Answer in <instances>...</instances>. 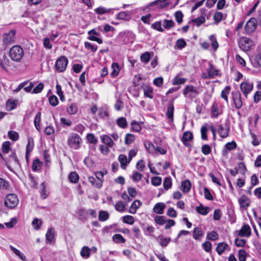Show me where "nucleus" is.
Instances as JSON below:
<instances>
[{
    "mask_svg": "<svg viewBox=\"0 0 261 261\" xmlns=\"http://www.w3.org/2000/svg\"><path fill=\"white\" fill-rule=\"evenodd\" d=\"M102 142L106 144L108 147H112L114 145V142L111 137L108 135H103L101 136Z\"/></svg>",
    "mask_w": 261,
    "mask_h": 261,
    "instance_id": "nucleus-26",
    "label": "nucleus"
},
{
    "mask_svg": "<svg viewBox=\"0 0 261 261\" xmlns=\"http://www.w3.org/2000/svg\"><path fill=\"white\" fill-rule=\"evenodd\" d=\"M170 238H164L163 236H160L158 238V242L160 245L162 247H166L170 242Z\"/></svg>",
    "mask_w": 261,
    "mask_h": 261,
    "instance_id": "nucleus-36",
    "label": "nucleus"
},
{
    "mask_svg": "<svg viewBox=\"0 0 261 261\" xmlns=\"http://www.w3.org/2000/svg\"><path fill=\"white\" fill-rule=\"evenodd\" d=\"M225 149H224L222 151V153L223 154H226L227 153L226 149L227 150H232L236 148L237 144L234 141H232L231 142H228L226 143L225 145Z\"/></svg>",
    "mask_w": 261,
    "mask_h": 261,
    "instance_id": "nucleus-38",
    "label": "nucleus"
},
{
    "mask_svg": "<svg viewBox=\"0 0 261 261\" xmlns=\"http://www.w3.org/2000/svg\"><path fill=\"white\" fill-rule=\"evenodd\" d=\"M68 63V59L64 56L59 58L55 64V68L58 72H63L66 69Z\"/></svg>",
    "mask_w": 261,
    "mask_h": 261,
    "instance_id": "nucleus-6",
    "label": "nucleus"
},
{
    "mask_svg": "<svg viewBox=\"0 0 261 261\" xmlns=\"http://www.w3.org/2000/svg\"><path fill=\"white\" fill-rule=\"evenodd\" d=\"M125 204L123 203V202L121 201H119L115 205V207L116 211L122 212L125 211Z\"/></svg>",
    "mask_w": 261,
    "mask_h": 261,
    "instance_id": "nucleus-47",
    "label": "nucleus"
},
{
    "mask_svg": "<svg viewBox=\"0 0 261 261\" xmlns=\"http://www.w3.org/2000/svg\"><path fill=\"white\" fill-rule=\"evenodd\" d=\"M199 93L198 89L192 85L186 86L183 90L184 96L191 99L195 98Z\"/></svg>",
    "mask_w": 261,
    "mask_h": 261,
    "instance_id": "nucleus-3",
    "label": "nucleus"
},
{
    "mask_svg": "<svg viewBox=\"0 0 261 261\" xmlns=\"http://www.w3.org/2000/svg\"><path fill=\"white\" fill-rule=\"evenodd\" d=\"M219 235L217 232L212 231L207 233V239L212 241H216L218 239Z\"/></svg>",
    "mask_w": 261,
    "mask_h": 261,
    "instance_id": "nucleus-44",
    "label": "nucleus"
},
{
    "mask_svg": "<svg viewBox=\"0 0 261 261\" xmlns=\"http://www.w3.org/2000/svg\"><path fill=\"white\" fill-rule=\"evenodd\" d=\"M48 100L49 103L54 107L57 106L59 103V101L57 97L54 95H51L49 97Z\"/></svg>",
    "mask_w": 261,
    "mask_h": 261,
    "instance_id": "nucleus-61",
    "label": "nucleus"
},
{
    "mask_svg": "<svg viewBox=\"0 0 261 261\" xmlns=\"http://www.w3.org/2000/svg\"><path fill=\"white\" fill-rule=\"evenodd\" d=\"M113 241L116 243H124L125 239L120 234H116L113 237Z\"/></svg>",
    "mask_w": 261,
    "mask_h": 261,
    "instance_id": "nucleus-50",
    "label": "nucleus"
},
{
    "mask_svg": "<svg viewBox=\"0 0 261 261\" xmlns=\"http://www.w3.org/2000/svg\"><path fill=\"white\" fill-rule=\"evenodd\" d=\"M8 136L11 140L14 141L17 140L19 138L18 134L17 132L13 130H11L8 132Z\"/></svg>",
    "mask_w": 261,
    "mask_h": 261,
    "instance_id": "nucleus-63",
    "label": "nucleus"
},
{
    "mask_svg": "<svg viewBox=\"0 0 261 261\" xmlns=\"http://www.w3.org/2000/svg\"><path fill=\"white\" fill-rule=\"evenodd\" d=\"M144 145L149 152H152L154 149L155 147L150 142H145Z\"/></svg>",
    "mask_w": 261,
    "mask_h": 261,
    "instance_id": "nucleus-64",
    "label": "nucleus"
},
{
    "mask_svg": "<svg viewBox=\"0 0 261 261\" xmlns=\"http://www.w3.org/2000/svg\"><path fill=\"white\" fill-rule=\"evenodd\" d=\"M196 210L197 213L202 215H206L209 212V208L207 207H204L201 205L199 206H197Z\"/></svg>",
    "mask_w": 261,
    "mask_h": 261,
    "instance_id": "nucleus-40",
    "label": "nucleus"
},
{
    "mask_svg": "<svg viewBox=\"0 0 261 261\" xmlns=\"http://www.w3.org/2000/svg\"><path fill=\"white\" fill-rule=\"evenodd\" d=\"M253 84L248 81H244L240 84V90L244 95L247 97L249 93L253 90Z\"/></svg>",
    "mask_w": 261,
    "mask_h": 261,
    "instance_id": "nucleus-7",
    "label": "nucleus"
},
{
    "mask_svg": "<svg viewBox=\"0 0 261 261\" xmlns=\"http://www.w3.org/2000/svg\"><path fill=\"white\" fill-rule=\"evenodd\" d=\"M227 250H230V248L227 244L224 242L219 243L216 248V251L219 255H221L223 252Z\"/></svg>",
    "mask_w": 261,
    "mask_h": 261,
    "instance_id": "nucleus-19",
    "label": "nucleus"
},
{
    "mask_svg": "<svg viewBox=\"0 0 261 261\" xmlns=\"http://www.w3.org/2000/svg\"><path fill=\"white\" fill-rule=\"evenodd\" d=\"M77 111V106L75 103H71L67 108V112L69 114L73 115L75 114Z\"/></svg>",
    "mask_w": 261,
    "mask_h": 261,
    "instance_id": "nucleus-42",
    "label": "nucleus"
},
{
    "mask_svg": "<svg viewBox=\"0 0 261 261\" xmlns=\"http://www.w3.org/2000/svg\"><path fill=\"white\" fill-rule=\"evenodd\" d=\"M212 116L216 118L221 113V111L218 108V104L214 102L212 107Z\"/></svg>",
    "mask_w": 261,
    "mask_h": 261,
    "instance_id": "nucleus-30",
    "label": "nucleus"
},
{
    "mask_svg": "<svg viewBox=\"0 0 261 261\" xmlns=\"http://www.w3.org/2000/svg\"><path fill=\"white\" fill-rule=\"evenodd\" d=\"M18 197L14 194H8L5 198V205L9 208L15 207L18 204Z\"/></svg>",
    "mask_w": 261,
    "mask_h": 261,
    "instance_id": "nucleus-4",
    "label": "nucleus"
},
{
    "mask_svg": "<svg viewBox=\"0 0 261 261\" xmlns=\"http://www.w3.org/2000/svg\"><path fill=\"white\" fill-rule=\"evenodd\" d=\"M163 186L166 190L170 189L172 186V180L170 177H166L163 182Z\"/></svg>",
    "mask_w": 261,
    "mask_h": 261,
    "instance_id": "nucleus-59",
    "label": "nucleus"
},
{
    "mask_svg": "<svg viewBox=\"0 0 261 261\" xmlns=\"http://www.w3.org/2000/svg\"><path fill=\"white\" fill-rule=\"evenodd\" d=\"M88 34L89 35L88 39L91 41H96L99 44L102 43V40L101 39L96 37L95 36H99V34L95 30L93 29L88 31Z\"/></svg>",
    "mask_w": 261,
    "mask_h": 261,
    "instance_id": "nucleus-14",
    "label": "nucleus"
},
{
    "mask_svg": "<svg viewBox=\"0 0 261 261\" xmlns=\"http://www.w3.org/2000/svg\"><path fill=\"white\" fill-rule=\"evenodd\" d=\"M123 221L125 223L132 225L134 223V218L130 215H126L123 217Z\"/></svg>",
    "mask_w": 261,
    "mask_h": 261,
    "instance_id": "nucleus-57",
    "label": "nucleus"
},
{
    "mask_svg": "<svg viewBox=\"0 0 261 261\" xmlns=\"http://www.w3.org/2000/svg\"><path fill=\"white\" fill-rule=\"evenodd\" d=\"M117 124L120 127L125 128L127 125L126 120L124 117L119 118L117 120Z\"/></svg>",
    "mask_w": 261,
    "mask_h": 261,
    "instance_id": "nucleus-58",
    "label": "nucleus"
},
{
    "mask_svg": "<svg viewBox=\"0 0 261 261\" xmlns=\"http://www.w3.org/2000/svg\"><path fill=\"white\" fill-rule=\"evenodd\" d=\"M191 187V184L190 180H186L181 182L180 189L183 192L187 193L190 191Z\"/></svg>",
    "mask_w": 261,
    "mask_h": 261,
    "instance_id": "nucleus-28",
    "label": "nucleus"
},
{
    "mask_svg": "<svg viewBox=\"0 0 261 261\" xmlns=\"http://www.w3.org/2000/svg\"><path fill=\"white\" fill-rule=\"evenodd\" d=\"M155 222L161 225H162L166 222V220L164 216H156L154 218Z\"/></svg>",
    "mask_w": 261,
    "mask_h": 261,
    "instance_id": "nucleus-60",
    "label": "nucleus"
},
{
    "mask_svg": "<svg viewBox=\"0 0 261 261\" xmlns=\"http://www.w3.org/2000/svg\"><path fill=\"white\" fill-rule=\"evenodd\" d=\"M207 73L211 78L214 77L215 76L218 74V70L216 69L212 64L209 65V67L207 69Z\"/></svg>",
    "mask_w": 261,
    "mask_h": 261,
    "instance_id": "nucleus-37",
    "label": "nucleus"
},
{
    "mask_svg": "<svg viewBox=\"0 0 261 261\" xmlns=\"http://www.w3.org/2000/svg\"><path fill=\"white\" fill-rule=\"evenodd\" d=\"M118 160L120 163L121 167L123 169H125L127 165L130 163V161L127 159L124 154H121L119 155Z\"/></svg>",
    "mask_w": 261,
    "mask_h": 261,
    "instance_id": "nucleus-17",
    "label": "nucleus"
},
{
    "mask_svg": "<svg viewBox=\"0 0 261 261\" xmlns=\"http://www.w3.org/2000/svg\"><path fill=\"white\" fill-rule=\"evenodd\" d=\"M109 215L106 211H101L99 214V220L100 221H105L108 219Z\"/></svg>",
    "mask_w": 261,
    "mask_h": 261,
    "instance_id": "nucleus-49",
    "label": "nucleus"
},
{
    "mask_svg": "<svg viewBox=\"0 0 261 261\" xmlns=\"http://www.w3.org/2000/svg\"><path fill=\"white\" fill-rule=\"evenodd\" d=\"M218 132L221 137L225 138L228 136L229 128L227 126H224L222 125H219Z\"/></svg>",
    "mask_w": 261,
    "mask_h": 261,
    "instance_id": "nucleus-15",
    "label": "nucleus"
},
{
    "mask_svg": "<svg viewBox=\"0 0 261 261\" xmlns=\"http://www.w3.org/2000/svg\"><path fill=\"white\" fill-rule=\"evenodd\" d=\"M112 71L111 73V76L112 77H116L119 73L120 68L117 63H113L111 65Z\"/></svg>",
    "mask_w": 261,
    "mask_h": 261,
    "instance_id": "nucleus-24",
    "label": "nucleus"
},
{
    "mask_svg": "<svg viewBox=\"0 0 261 261\" xmlns=\"http://www.w3.org/2000/svg\"><path fill=\"white\" fill-rule=\"evenodd\" d=\"M203 235L202 229L200 227H195L193 230V238L196 240H199L201 237Z\"/></svg>",
    "mask_w": 261,
    "mask_h": 261,
    "instance_id": "nucleus-33",
    "label": "nucleus"
},
{
    "mask_svg": "<svg viewBox=\"0 0 261 261\" xmlns=\"http://www.w3.org/2000/svg\"><path fill=\"white\" fill-rule=\"evenodd\" d=\"M0 66L5 70H7L8 67L10 66V61L5 55L0 58Z\"/></svg>",
    "mask_w": 261,
    "mask_h": 261,
    "instance_id": "nucleus-23",
    "label": "nucleus"
},
{
    "mask_svg": "<svg viewBox=\"0 0 261 261\" xmlns=\"http://www.w3.org/2000/svg\"><path fill=\"white\" fill-rule=\"evenodd\" d=\"M15 31L11 30L3 36V42L5 45H8L14 42Z\"/></svg>",
    "mask_w": 261,
    "mask_h": 261,
    "instance_id": "nucleus-8",
    "label": "nucleus"
},
{
    "mask_svg": "<svg viewBox=\"0 0 261 261\" xmlns=\"http://www.w3.org/2000/svg\"><path fill=\"white\" fill-rule=\"evenodd\" d=\"M240 206L244 210L247 209L250 205V201L245 195H242L238 200Z\"/></svg>",
    "mask_w": 261,
    "mask_h": 261,
    "instance_id": "nucleus-13",
    "label": "nucleus"
},
{
    "mask_svg": "<svg viewBox=\"0 0 261 261\" xmlns=\"http://www.w3.org/2000/svg\"><path fill=\"white\" fill-rule=\"evenodd\" d=\"M42 222L41 220L39 219L38 218H35L33 220L32 224L36 230H38L40 229V226L42 224Z\"/></svg>",
    "mask_w": 261,
    "mask_h": 261,
    "instance_id": "nucleus-55",
    "label": "nucleus"
},
{
    "mask_svg": "<svg viewBox=\"0 0 261 261\" xmlns=\"http://www.w3.org/2000/svg\"><path fill=\"white\" fill-rule=\"evenodd\" d=\"M68 177L70 181L72 183H76L79 179V175L75 172H71Z\"/></svg>",
    "mask_w": 261,
    "mask_h": 261,
    "instance_id": "nucleus-43",
    "label": "nucleus"
},
{
    "mask_svg": "<svg viewBox=\"0 0 261 261\" xmlns=\"http://www.w3.org/2000/svg\"><path fill=\"white\" fill-rule=\"evenodd\" d=\"M131 13L128 11H123L119 12L116 17V18L120 20L129 21L130 19Z\"/></svg>",
    "mask_w": 261,
    "mask_h": 261,
    "instance_id": "nucleus-21",
    "label": "nucleus"
},
{
    "mask_svg": "<svg viewBox=\"0 0 261 261\" xmlns=\"http://www.w3.org/2000/svg\"><path fill=\"white\" fill-rule=\"evenodd\" d=\"M11 59L15 62H19L24 55L23 49L18 45L13 46L9 51Z\"/></svg>",
    "mask_w": 261,
    "mask_h": 261,
    "instance_id": "nucleus-2",
    "label": "nucleus"
},
{
    "mask_svg": "<svg viewBox=\"0 0 261 261\" xmlns=\"http://www.w3.org/2000/svg\"><path fill=\"white\" fill-rule=\"evenodd\" d=\"M153 55L154 53L153 52L146 51L141 55L140 60L144 64H147L149 62Z\"/></svg>",
    "mask_w": 261,
    "mask_h": 261,
    "instance_id": "nucleus-20",
    "label": "nucleus"
},
{
    "mask_svg": "<svg viewBox=\"0 0 261 261\" xmlns=\"http://www.w3.org/2000/svg\"><path fill=\"white\" fill-rule=\"evenodd\" d=\"M251 228L248 224L244 225L238 231V235L241 237L248 238L251 236Z\"/></svg>",
    "mask_w": 261,
    "mask_h": 261,
    "instance_id": "nucleus-11",
    "label": "nucleus"
},
{
    "mask_svg": "<svg viewBox=\"0 0 261 261\" xmlns=\"http://www.w3.org/2000/svg\"><path fill=\"white\" fill-rule=\"evenodd\" d=\"M135 140V136L132 134H127L125 137V143L126 145L132 144Z\"/></svg>",
    "mask_w": 261,
    "mask_h": 261,
    "instance_id": "nucleus-48",
    "label": "nucleus"
},
{
    "mask_svg": "<svg viewBox=\"0 0 261 261\" xmlns=\"http://www.w3.org/2000/svg\"><path fill=\"white\" fill-rule=\"evenodd\" d=\"M163 26L166 29H169L174 27L175 23L172 20L165 19L163 21Z\"/></svg>",
    "mask_w": 261,
    "mask_h": 261,
    "instance_id": "nucleus-45",
    "label": "nucleus"
},
{
    "mask_svg": "<svg viewBox=\"0 0 261 261\" xmlns=\"http://www.w3.org/2000/svg\"><path fill=\"white\" fill-rule=\"evenodd\" d=\"M82 139L80 136L75 133H72L69 136L67 140V144L72 149L77 150L81 147Z\"/></svg>",
    "mask_w": 261,
    "mask_h": 261,
    "instance_id": "nucleus-1",
    "label": "nucleus"
},
{
    "mask_svg": "<svg viewBox=\"0 0 261 261\" xmlns=\"http://www.w3.org/2000/svg\"><path fill=\"white\" fill-rule=\"evenodd\" d=\"M10 247L11 250L13 251L16 255L19 256L22 260H25V256L22 252L12 246H10Z\"/></svg>",
    "mask_w": 261,
    "mask_h": 261,
    "instance_id": "nucleus-54",
    "label": "nucleus"
},
{
    "mask_svg": "<svg viewBox=\"0 0 261 261\" xmlns=\"http://www.w3.org/2000/svg\"><path fill=\"white\" fill-rule=\"evenodd\" d=\"M193 138V136L192 133L190 132H186L183 134L181 139L182 142L185 146L190 147V142L192 140Z\"/></svg>",
    "mask_w": 261,
    "mask_h": 261,
    "instance_id": "nucleus-12",
    "label": "nucleus"
},
{
    "mask_svg": "<svg viewBox=\"0 0 261 261\" xmlns=\"http://www.w3.org/2000/svg\"><path fill=\"white\" fill-rule=\"evenodd\" d=\"M209 39L211 41V45L212 47L215 50H216L219 46V44L217 41L216 37L214 35H212L209 37Z\"/></svg>",
    "mask_w": 261,
    "mask_h": 261,
    "instance_id": "nucleus-51",
    "label": "nucleus"
},
{
    "mask_svg": "<svg viewBox=\"0 0 261 261\" xmlns=\"http://www.w3.org/2000/svg\"><path fill=\"white\" fill-rule=\"evenodd\" d=\"M166 207V204L163 202L157 203L153 207V212L158 214H162Z\"/></svg>",
    "mask_w": 261,
    "mask_h": 261,
    "instance_id": "nucleus-22",
    "label": "nucleus"
},
{
    "mask_svg": "<svg viewBox=\"0 0 261 261\" xmlns=\"http://www.w3.org/2000/svg\"><path fill=\"white\" fill-rule=\"evenodd\" d=\"M81 256L84 258H88L90 256V248L87 246H84L80 252Z\"/></svg>",
    "mask_w": 261,
    "mask_h": 261,
    "instance_id": "nucleus-34",
    "label": "nucleus"
},
{
    "mask_svg": "<svg viewBox=\"0 0 261 261\" xmlns=\"http://www.w3.org/2000/svg\"><path fill=\"white\" fill-rule=\"evenodd\" d=\"M42 166V162L38 159H36L33 161L32 169L34 171L39 170Z\"/></svg>",
    "mask_w": 261,
    "mask_h": 261,
    "instance_id": "nucleus-39",
    "label": "nucleus"
},
{
    "mask_svg": "<svg viewBox=\"0 0 261 261\" xmlns=\"http://www.w3.org/2000/svg\"><path fill=\"white\" fill-rule=\"evenodd\" d=\"M87 139L89 143L95 144L97 143L98 140L93 134H88L87 135Z\"/></svg>",
    "mask_w": 261,
    "mask_h": 261,
    "instance_id": "nucleus-52",
    "label": "nucleus"
},
{
    "mask_svg": "<svg viewBox=\"0 0 261 261\" xmlns=\"http://www.w3.org/2000/svg\"><path fill=\"white\" fill-rule=\"evenodd\" d=\"M89 181L93 186L97 188H100L102 186L101 182L96 181V179L93 177H89Z\"/></svg>",
    "mask_w": 261,
    "mask_h": 261,
    "instance_id": "nucleus-53",
    "label": "nucleus"
},
{
    "mask_svg": "<svg viewBox=\"0 0 261 261\" xmlns=\"http://www.w3.org/2000/svg\"><path fill=\"white\" fill-rule=\"evenodd\" d=\"M141 204L142 203L139 200L134 201L131 204V206L129 208V213L132 214H135L137 209L141 206Z\"/></svg>",
    "mask_w": 261,
    "mask_h": 261,
    "instance_id": "nucleus-27",
    "label": "nucleus"
},
{
    "mask_svg": "<svg viewBox=\"0 0 261 261\" xmlns=\"http://www.w3.org/2000/svg\"><path fill=\"white\" fill-rule=\"evenodd\" d=\"M186 81L185 78H180L178 75H176L173 80V85H178L184 84Z\"/></svg>",
    "mask_w": 261,
    "mask_h": 261,
    "instance_id": "nucleus-46",
    "label": "nucleus"
},
{
    "mask_svg": "<svg viewBox=\"0 0 261 261\" xmlns=\"http://www.w3.org/2000/svg\"><path fill=\"white\" fill-rule=\"evenodd\" d=\"M230 89L229 86H227L221 92V97L224 99L226 102H228V95L230 93Z\"/></svg>",
    "mask_w": 261,
    "mask_h": 261,
    "instance_id": "nucleus-35",
    "label": "nucleus"
},
{
    "mask_svg": "<svg viewBox=\"0 0 261 261\" xmlns=\"http://www.w3.org/2000/svg\"><path fill=\"white\" fill-rule=\"evenodd\" d=\"M257 21L254 18H251L246 23L245 26V30L247 34H251L256 29Z\"/></svg>",
    "mask_w": 261,
    "mask_h": 261,
    "instance_id": "nucleus-9",
    "label": "nucleus"
},
{
    "mask_svg": "<svg viewBox=\"0 0 261 261\" xmlns=\"http://www.w3.org/2000/svg\"><path fill=\"white\" fill-rule=\"evenodd\" d=\"M232 95L235 107L237 109H240L243 105L240 93L239 91L234 92L232 93Z\"/></svg>",
    "mask_w": 261,
    "mask_h": 261,
    "instance_id": "nucleus-10",
    "label": "nucleus"
},
{
    "mask_svg": "<svg viewBox=\"0 0 261 261\" xmlns=\"http://www.w3.org/2000/svg\"><path fill=\"white\" fill-rule=\"evenodd\" d=\"M55 229L50 227L47 231L45 235L46 241L47 243L51 244L55 239Z\"/></svg>",
    "mask_w": 261,
    "mask_h": 261,
    "instance_id": "nucleus-16",
    "label": "nucleus"
},
{
    "mask_svg": "<svg viewBox=\"0 0 261 261\" xmlns=\"http://www.w3.org/2000/svg\"><path fill=\"white\" fill-rule=\"evenodd\" d=\"M16 103L15 101L9 100L6 102V109L8 111H11L15 109Z\"/></svg>",
    "mask_w": 261,
    "mask_h": 261,
    "instance_id": "nucleus-56",
    "label": "nucleus"
},
{
    "mask_svg": "<svg viewBox=\"0 0 261 261\" xmlns=\"http://www.w3.org/2000/svg\"><path fill=\"white\" fill-rule=\"evenodd\" d=\"M174 106L173 102L170 103L168 107L167 110L166 112V115L168 119H170L171 121L173 120V111H174Z\"/></svg>",
    "mask_w": 261,
    "mask_h": 261,
    "instance_id": "nucleus-31",
    "label": "nucleus"
},
{
    "mask_svg": "<svg viewBox=\"0 0 261 261\" xmlns=\"http://www.w3.org/2000/svg\"><path fill=\"white\" fill-rule=\"evenodd\" d=\"M144 95L149 98H152L153 89L151 87L145 85L143 87Z\"/></svg>",
    "mask_w": 261,
    "mask_h": 261,
    "instance_id": "nucleus-29",
    "label": "nucleus"
},
{
    "mask_svg": "<svg viewBox=\"0 0 261 261\" xmlns=\"http://www.w3.org/2000/svg\"><path fill=\"white\" fill-rule=\"evenodd\" d=\"M113 9L107 8L103 6H99L94 9V12L98 15H102L108 13H110Z\"/></svg>",
    "mask_w": 261,
    "mask_h": 261,
    "instance_id": "nucleus-25",
    "label": "nucleus"
},
{
    "mask_svg": "<svg viewBox=\"0 0 261 261\" xmlns=\"http://www.w3.org/2000/svg\"><path fill=\"white\" fill-rule=\"evenodd\" d=\"M239 47L244 51L251 49L254 45L253 41L247 37H241L238 41Z\"/></svg>",
    "mask_w": 261,
    "mask_h": 261,
    "instance_id": "nucleus-5",
    "label": "nucleus"
},
{
    "mask_svg": "<svg viewBox=\"0 0 261 261\" xmlns=\"http://www.w3.org/2000/svg\"><path fill=\"white\" fill-rule=\"evenodd\" d=\"M10 185L9 182L0 177V190H7L9 189Z\"/></svg>",
    "mask_w": 261,
    "mask_h": 261,
    "instance_id": "nucleus-41",
    "label": "nucleus"
},
{
    "mask_svg": "<svg viewBox=\"0 0 261 261\" xmlns=\"http://www.w3.org/2000/svg\"><path fill=\"white\" fill-rule=\"evenodd\" d=\"M142 174L137 171H134L132 175V179L134 181L138 182L141 180Z\"/></svg>",
    "mask_w": 261,
    "mask_h": 261,
    "instance_id": "nucleus-62",
    "label": "nucleus"
},
{
    "mask_svg": "<svg viewBox=\"0 0 261 261\" xmlns=\"http://www.w3.org/2000/svg\"><path fill=\"white\" fill-rule=\"evenodd\" d=\"M170 0H156L151 3L149 6L157 5L159 8L166 7L170 4Z\"/></svg>",
    "mask_w": 261,
    "mask_h": 261,
    "instance_id": "nucleus-18",
    "label": "nucleus"
},
{
    "mask_svg": "<svg viewBox=\"0 0 261 261\" xmlns=\"http://www.w3.org/2000/svg\"><path fill=\"white\" fill-rule=\"evenodd\" d=\"M41 113L40 112H38L34 119V123L36 128L38 130L40 131V121H41Z\"/></svg>",
    "mask_w": 261,
    "mask_h": 261,
    "instance_id": "nucleus-32",
    "label": "nucleus"
}]
</instances>
